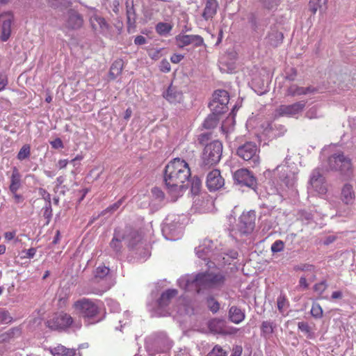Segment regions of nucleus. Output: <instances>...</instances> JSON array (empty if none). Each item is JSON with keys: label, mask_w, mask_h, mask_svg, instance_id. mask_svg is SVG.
<instances>
[{"label": "nucleus", "mask_w": 356, "mask_h": 356, "mask_svg": "<svg viewBox=\"0 0 356 356\" xmlns=\"http://www.w3.org/2000/svg\"><path fill=\"white\" fill-rule=\"evenodd\" d=\"M99 300L82 298L76 300L72 305L76 314L83 318L85 322L95 321L100 314Z\"/></svg>", "instance_id": "f257e3e1"}, {"label": "nucleus", "mask_w": 356, "mask_h": 356, "mask_svg": "<svg viewBox=\"0 0 356 356\" xmlns=\"http://www.w3.org/2000/svg\"><path fill=\"white\" fill-rule=\"evenodd\" d=\"M225 281V275L221 272H205L198 273L193 284L199 293L202 289L220 287L224 284Z\"/></svg>", "instance_id": "f03ea898"}, {"label": "nucleus", "mask_w": 356, "mask_h": 356, "mask_svg": "<svg viewBox=\"0 0 356 356\" xmlns=\"http://www.w3.org/2000/svg\"><path fill=\"white\" fill-rule=\"evenodd\" d=\"M164 178H191L188 164L180 158L172 159L165 168Z\"/></svg>", "instance_id": "7ed1b4c3"}, {"label": "nucleus", "mask_w": 356, "mask_h": 356, "mask_svg": "<svg viewBox=\"0 0 356 356\" xmlns=\"http://www.w3.org/2000/svg\"><path fill=\"white\" fill-rule=\"evenodd\" d=\"M286 157L284 163L277 165L272 170H266L264 176L270 178H293L298 174V167L295 163H288Z\"/></svg>", "instance_id": "20e7f679"}, {"label": "nucleus", "mask_w": 356, "mask_h": 356, "mask_svg": "<svg viewBox=\"0 0 356 356\" xmlns=\"http://www.w3.org/2000/svg\"><path fill=\"white\" fill-rule=\"evenodd\" d=\"M330 170L339 171L341 174L348 175L353 171L351 160L346 156L343 152H339L331 155L327 160Z\"/></svg>", "instance_id": "39448f33"}, {"label": "nucleus", "mask_w": 356, "mask_h": 356, "mask_svg": "<svg viewBox=\"0 0 356 356\" xmlns=\"http://www.w3.org/2000/svg\"><path fill=\"white\" fill-rule=\"evenodd\" d=\"M307 102L304 100L294 102L291 104L280 105L275 111L276 117H286L298 119L302 114Z\"/></svg>", "instance_id": "423d86ee"}, {"label": "nucleus", "mask_w": 356, "mask_h": 356, "mask_svg": "<svg viewBox=\"0 0 356 356\" xmlns=\"http://www.w3.org/2000/svg\"><path fill=\"white\" fill-rule=\"evenodd\" d=\"M259 149L256 143L246 142L236 149V154L243 160L250 161L253 165L259 163Z\"/></svg>", "instance_id": "0eeeda50"}, {"label": "nucleus", "mask_w": 356, "mask_h": 356, "mask_svg": "<svg viewBox=\"0 0 356 356\" xmlns=\"http://www.w3.org/2000/svg\"><path fill=\"white\" fill-rule=\"evenodd\" d=\"M222 152V144L216 140L207 144L203 152V161L205 165H213L219 162Z\"/></svg>", "instance_id": "6e6552de"}, {"label": "nucleus", "mask_w": 356, "mask_h": 356, "mask_svg": "<svg viewBox=\"0 0 356 356\" xmlns=\"http://www.w3.org/2000/svg\"><path fill=\"white\" fill-rule=\"evenodd\" d=\"M229 101V93L225 90H217L213 95V99L209 106L212 112L224 113L227 109Z\"/></svg>", "instance_id": "1a4fd4ad"}, {"label": "nucleus", "mask_w": 356, "mask_h": 356, "mask_svg": "<svg viewBox=\"0 0 356 356\" xmlns=\"http://www.w3.org/2000/svg\"><path fill=\"white\" fill-rule=\"evenodd\" d=\"M74 320L72 317L65 312H57L51 316L46 322V325L51 330H63L70 327Z\"/></svg>", "instance_id": "9d476101"}, {"label": "nucleus", "mask_w": 356, "mask_h": 356, "mask_svg": "<svg viewBox=\"0 0 356 356\" xmlns=\"http://www.w3.org/2000/svg\"><path fill=\"white\" fill-rule=\"evenodd\" d=\"M190 179H164L168 192L175 199L181 196L189 186Z\"/></svg>", "instance_id": "9b49d317"}, {"label": "nucleus", "mask_w": 356, "mask_h": 356, "mask_svg": "<svg viewBox=\"0 0 356 356\" xmlns=\"http://www.w3.org/2000/svg\"><path fill=\"white\" fill-rule=\"evenodd\" d=\"M175 40L179 48H184L190 44L195 48L204 45L203 38L199 35L179 34L175 37Z\"/></svg>", "instance_id": "f8f14e48"}, {"label": "nucleus", "mask_w": 356, "mask_h": 356, "mask_svg": "<svg viewBox=\"0 0 356 356\" xmlns=\"http://www.w3.org/2000/svg\"><path fill=\"white\" fill-rule=\"evenodd\" d=\"M14 21V15L12 13H3L0 14L1 36V41L6 42L11 35V25Z\"/></svg>", "instance_id": "ddd939ff"}, {"label": "nucleus", "mask_w": 356, "mask_h": 356, "mask_svg": "<svg viewBox=\"0 0 356 356\" xmlns=\"http://www.w3.org/2000/svg\"><path fill=\"white\" fill-rule=\"evenodd\" d=\"M83 23V19L76 10L70 9L66 15L65 26L69 29L76 30L80 29Z\"/></svg>", "instance_id": "4468645a"}, {"label": "nucleus", "mask_w": 356, "mask_h": 356, "mask_svg": "<svg viewBox=\"0 0 356 356\" xmlns=\"http://www.w3.org/2000/svg\"><path fill=\"white\" fill-rule=\"evenodd\" d=\"M126 14L127 19V31L134 33L136 29V14L134 6V0L126 1Z\"/></svg>", "instance_id": "2eb2a0df"}, {"label": "nucleus", "mask_w": 356, "mask_h": 356, "mask_svg": "<svg viewBox=\"0 0 356 356\" xmlns=\"http://www.w3.org/2000/svg\"><path fill=\"white\" fill-rule=\"evenodd\" d=\"M255 227L254 219L250 215H243L241 218L238 225V232L241 235L251 234Z\"/></svg>", "instance_id": "dca6fc26"}, {"label": "nucleus", "mask_w": 356, "mask_h": 356, "mask_svg": "<svg viewBox=\"0 0 356 356\" xmlns=\"http://www.w3.org/2000/svg\"><path fill=\"white\" fill-rule=\"evenodd\" d=\"M123 229L125 241L129 248H134L141 241V236L138 231L131 227H125Z\"/></svg>", "instance_id": "f3484780"}, {"label": "nucleus", "mask_w": 356, "mask_h": 356, "mask_svg": "<svg viewBox=\"0 0 356 356\" xmlns=\"http://www.w3.org/2000/svg\"><path fill=\"white\" fill-rule=\"evenodd\" d=\"M163 95L167 101L172 104L179 103L183 99L182 92L172 85L168 87L167 90L163 92Z\"/></svg>", "instance_id": "a211bd4d"}, {"label": "nucleus", "mask_w": 356, "mask_h": 356, "mask_svg": "<svg viewBox=\"0 0 356 356\" xmlns=\"http://www.w3.org/2000/svg\"><path fill=\"white\" fill-rule=\"evenodd\" d=\"M125 241V236L122 229H116L114 231L113 237L110 243V247L116 253L121 252L122 249V241Z\"/></svg>", "instance_id": "6ab92c4d"}, {"label": "nucleus", "mask_w": 356, "mask_h": 356, "mask_svg": "<svg viewBox=\"0 0 356 356\" xmlns=\"http://www.w3.org/2000/svg\"><path fill=\"white\" fill-rule=\"evenodd\" d=\"M218 3L217 0H207L204 9L202 14L206 21L212 19L217 13Z\"/></svg>", "instance_id": "aec40b11"}, {"label": "nucleus", "mask_w": 356, "mask_h": 356, "mask_svg": "<svg viewBox=\"0 0 356 356\" xmlns=\"http://www.w3.org/2000/svg\"><path fill=\"white\" fill-rule=\"evenodd\" d=\"M50 353L53 356H81L80 353H76V349L68 348L61 344L51 348Z\"/></svg>", "instance_id": "412c9836"}, {"label": "nucleus", "mask_w": 356, "mask_h": 356, "mask_svg": "<svg viewBox=\"0 0 356 356\" xmlns=\"http://www.w3.org/2000/svg\"><path fill=\"white\" fill-rule=\"evenodd\" d=\"M355 199V194L353 186L345 184L341 189V200L346 204H353Z\"/></svg>", "instance_id": "4be33fe9"}, {"label": "nucleus", "mask_w": 356, "mask_h": 356, "mask_svg": "<svg viewBox=\"0 0 356 356\" xmlns=\"http://www.w3.org/2000/svg\"><path fill=\"white\" fill-rule=\"evenodd\" d=\"M90 24L95 31H105L108 29V24L104 17L94 15L90 17Z\"/></svg>", "instance_id": "5701e85b"}, {"label": "nucleus", "mask_w": 356, "mask_h": 356, "mask_svg": "<svg viewBox=\"0 0 356 356\" xmlns=\"http://www.w3.org/2000/svg\"><path fill=\"white\" fill-rule=\"evenodd\" d=\"M275 324L270 321H264L261 325V335L266 339H268L272 337L275 329Z\"/></svg>", "instance_id": "b1692460"}, {"label": "nucleus", "mask_w": 356, "mask_h": 356, "mask_svg": "<svg viewBox=\"0 0 356 356\" xmlns=\"http://www.w3.org/2000/svg\"><path fill=\"white\" fill-rule=\"evenodd\" d=\"M229 318L232 322L238 324L245 318V314L237 307L232 306L229 311Z\"/></svg>", "instance_id": "393cba45"}, {"label": "nucleus", "mask_w": 356, "mask_h": 356, "mask_svg": "<svg viewBox=\"0 0 356 356\" xmlns=\"http://www.w3.org/2000/svg\"><path fill=\"white\" fill-rule=\"evenodd\" d=\"M177 293L178 291L176 289H168L161 294L158 301L159 305L160 307L168 305L170 303L171 299L175 298Z\"/></svg>", "instance_id": "a878e982"}, {"label": "nucleus", "mask_w": 356, "mask_h": 356, "mask_svg": "<svg viewBox=\"0 0 356 356\" xmlns=\"http://www.w3.org/2000/svg\"><path fill=\"white\" fill-rule=\"evenodd\" d=\"M220 114L221 113L212 112V113L209 115L208 117L204 121L203 127L207 129L216 127L219 121L218 115Z\"/></svg>", "instance_id": "bb28decb"}, {"label": "nucleus", "mask_w": 356, "mask_h": 356, "mask_svg": "<svg viewBox=\"0 0 356 356\" xmlns=\"http://www.w3.org/2000/svg\"><path fill=\"white\" fill-rule=\"evenodd\" d=\"M123 69V61L122 60H116L112 64L109 76L112 79H115L118 75L122 73Z\"/></svg>", "instance_id": "cd10ccee"}, {"label": "nucleus", "mask_w": 356, "mask_h": 356, "mask_svg": "<svg viewBox=\"0 0 356 356\" xmlns=\"http://www.w3.org/2000/svg\"><path fill=\"white\" fill-rule=\"evenodd\" d=\"M309 184L318 194L323 195L326 193L327 187L324 179H310Z\"/></svg>", "instance_id": "c85d7f7f"}, {"label": "nucleus", "mask_w": 356, "mask_h": 356, "mask_svg": "<svg viewBox=\"0 0 356 356\" xmlns=\"http://www.w3.org/2000/svg\"><path fill=\"white\" fill-rule=\"evenodd\" d=\"M172 26L166 22H159L156 25L155 30L156 33L161 35L165 36L172 31Z\"/></svg>", "instance_id": "c756f323"}, {"label": "nucleus", "mask_w": 356, "mask_h": 356, "mask_svg": "<svg viewBox=\"0 0 356 356\" xmlns=\"http://www.w3.org/2000/svg\"><path fill=\"white\" fill-rule=\"evenodd\" d=\"M283 33L279 31H274L271 33L269 36V42L273 47H277L283 41Z\"/></svg>", "instance_id": "7c9ffc66"}, {"label": "nucleus", "mask_w": 356, "mask_h": 356, "mask_svg": "<svg viewBox=\"0 0 356 356\" xmlns=\"http://www.w3.org/2000/svg\"><path fill=\"white\" fill-rule=\"evenodd\" d=\"M234 184L238 186L240 188H243L246 186L249 188H251L255 191L257 183V179H234Z\"/></svg>", "instance_id": "2f4dec72"}, {"label": "nucleus", "mask_w": 356, "mask_h": 356, "mask_svg": "<svg viewBox=\"0 0 356 356\" xmlns=\"http://www.w3.org/2000/svg\"><path fill=\"white\" fill-rule=\"evenodd\" d=\"M225 179H207V186L210 191H216L221 188L225 183Z\"/></svg>", "instance_id": "473e14b6"}, {"label": "nucleus", "mask_w": 356, "mask_h": 356, "mask_svg": "<svg viewBox=\"0 0 356 356\" xmlns=\"http://www.w3.org/2000/svg\"><path fill=\"white\" fill-rule=\"evenodd\" d=\"M298 329L304 332L307 338L312 339L314 337V332H312V328L310 327L308 323L305 321H301L298 323Z\"/></svg>", "instance_id": "72a5a7b5"}, {"label": "nucleus", "mask_w": 356, "mask_h": 356, "mask_svg": "<svg viewBox=\"0 0 356 356\" xmlns=\"http://www.w3.org/2000/svg\"><path fill=\"white\" fill-rule=\"evenodd\" d=\"M223 322L220 320L213 319L209 323V328L211 332L219 333L222 330Z\"/></svg>", "instance_id": "f704fd0d"}, {"label": "nucleus", "mask_w": 356, "mask_h": 356, "mask_svg": "<svg viewBox=\"0 0 356 356\" xmlns=\"http://www.w3.org/2000/svg\"><path fill=\"white\" fill-rule=\"evenodd\" d=\"M234 178H255L254 175L247 168H241L234 173Z\"/></svg>", "instance_id": "c9c22d12"}, {"label": "nucleus", "mask_w": 356, "mask_h": 356, "mask_svg": "<svg viewBox=\"0 0 356 356\" xmlns=\"http://www.w3.org/2000/svg\"><path fill=\"white\" fill-rule=\"evenodd\" d=\"M302 87L296 84H291L286 90V95L291 97L302 95Z\"/></svg>", "instance_id": "e433bc0d"}, {"label": "nucleus", "mask_w": 356, "mask_h": 356, "mask_svg": "<svg viewBox=\"0 0 356 356\" xmlns=\"http://www.w3.org/2000/svg\"><path fill=\"white\" fill-rule=\"evenodd\" d=\"M124 201V197L120 198L116 202H115L114 204L108 207L106 209L102 211L101 212L100 215L104 216L107 213H114L115 211H117L120 208V207Z\"/></svg>", "instance_id": "4c0bfd02"}, {"label": "nucleus", "mask_w": 356, "mask_h": 356, "mask_svg": "<svg viewBox=\"0 0 356 356\" xmlns=\"http://www.w3.org/2000/svg\"><path fill=\"white\" fill-rule=\"evenodd\" d=\"M31 154V147L29 145H24L17 154V159L23 161L29 157Z\"/></svg>", "instance_id": "58836bf2"}, {"label": "nucleus", "mask_w": 356, "mask_h": 356, "mask_svg": "<svg viewBox=\"0 0 356 356\" xmlns=\"http://www.w3.org/2000/svg\"><path fill=\"white\" fill-rule=\"evenodd\" d=\"M110 269L104 265L98 266L95 272V278H104L109 273Z\"/></svg>", "instance_id": "ea45409f"}, {"label": "nucleus", "mask_w": 356, "mask_h": 356, "mask_svg": "<svg viewBox=\"0 0 356 356\" xmlns=\"http://www.w3.org/2000/svg\"><path fill=\"white\" fill-rule=\"evenodd\" d=\"M270 129L274 133L275 136H282L286 132V129L285 126L280 124H273L271 125Z\"/></svg>", "instance_id": "a19ab883"}, {"label": "nucleus", "mask_w": 356, "mask_h": 356, "mask_svg": "<svg viewBox=\"0 0 356 356\" xmlns=\"http://www.w3.org/2000/svg\"><path fill=\"white\" fill-rule=\"evenodd\" d=\"M323 311L318 303H314L311 309V314L315 318H321L323 316Z\"/></svg>", "instance_id": "79ce46f5"}, {"label": "nucleus", "mask_w": 356, "mask_h": 356, "mask_svg": "<svg viewBox=\"0 0 356 356\" xmlns=\"http://www.w3.org/2000/svg\"><path fill=\"white\" fill-rule=\"evenodd\" d=\"M277 308L282 313L284 309L289 306V302L285 295L281 294L277 300Z\"/></svg>", "instance_id": "37998d69"}, {"label": "nucleus", "mask_w": 356, "mask_h": 356, "mask_svg": "<svg viewBox=\"0 0 356 356\" xmlns=\"http://www.w3.org/2000/svg\"><path fill=\"white\" fill-rule=\"evenodd\" d=\"M209 309L213 312L216 313L220 309L219 302L213 297H209L207 300Z\"/></svg>", "instance_id": "c03bdc74"}, {"label": "nucleus", "mask_w": 356, "mask_h": 356, "mask_svg": "<svg viewBox=\"0 0 356 356\" xmlns=\"http://www.w3.org/2000/svg\"><path fill=\"white\" fill-rule=\"evenodd\" d=\"M321 115L318 114V108L316 106L309 108L305 113V117L308 119H316Z\"/></svg>", "instance_id": "a18cd8bd"}, {"label": "nucleus", "mask_w": 356, "mask_h": 356, "mask_svg": "<svg viewBox=\"0 0 356 356\" xmlns=\"http://www.w3.org/2000/svg\"><path fill=\"white\" fill-rule=\"evenodd\" d=\"M227 352L219 345L215 346L207 356H226Z\"/></svg>", "instance_id": "49530a36"}, {"label": "nucleus", "mask_w": 356, "mask_h": 356, "mask_svg": "<svg viewBox=\"0 0 356 356\" xmlns=\"http://www.w3.org/2000/svg\"><path fill=\"white\" fill-rule=\"evenodd\" d=\"M189 185H191V193L194 195H197L201 187V179H190Z\"/></svg>", "instance_id": "de8ad7c7"}, {"label": "nucleus", "mask_w": 356, "mask_h": 356, "mask_svg": "<svg viewBox=\"0 0 356 356\" xmlns=\"http://www.w3.org/2000/svg\"><path fill=\"white\" fill-rule=\"evenodd\" d=\"M13 318L10 316L9 312L4 309H0V323L7 324L12 321Z\"/></svg>", "instance_id": "09e8293b"}, {"label": "nucleus", "mask_w": 356, "mask_h": 356, "mask_svg": "<svg viewBox=\"0 0 356 356\" xmlns=\"http://www.w3.org/2000/svg\"><path fill=\"white\" fill-rule=\"evenodd\" d=\"M284 248V243L281 240L275 241L271 245V251L273 252H282Z\"/></svg>", "instance_id": "8fccbe9b"}, {"label": "nucleus", "mask_w": 356, "mask_h": 356, "mask_svg": "<svg viewBox=\"0 0 356 356\" xmlns=\"http://www.w3.org/2000/svg\"><path fill=\"white\" fill-rule=\"evenodd\" d=\"M211 139V132L207 131L198 136L197 140L200 144H206Z\"/></svg>", "instance_id": "3c124183"}, {"label": "nucleus", "mask_w": 356, "mask_h": 356, "mask_svg": "<svg viewBox=\"0 0 356 356\" xmlns=\"http://www.w3.org/2000/svg\"><path fill=\"white\" fill-rule=\"evenodd\" d=\"M51 7L58 8L62 6H65L68 1L67 0H47Z\"/></svg>", "instance_id": "603ef678"}, {"label": "nucleus", "mask_w": 356, "mask_h": 356, "mask_svg": "<svg viewBox=\"0 0 356 356\" xmlns=\"http://www.w3.org/2000/svg\"><path fill=\"white\" fill-rule=\"evenodd\" d=\"M326 170H327L324 169L323 168L318 167L313 170L310 178H322L325 175Z\"/></svg>", "instance_id": "864d4df0"}, {"label": "nucleus", "mask_w": 356, "mask_h": 356, "mask_svg": "<svg viewBox=\"0 0 356 356\" xmlns=\"http://www.w3.org/2000/svg\"><path fill=\"white\" fill-rule=\"evenodd\" d=\"M326 287H327L326 282L325 281H323V282H321L319 283H316L314 286V290L316 292L321 294V293H323L325 291Z\"/></svg>", "instance_id": "5fc2aeb1"}, {"label": "nucleus", "mask_w": 356, "mask_h": 356, "mask_svg": "<svg viewBox=\"0 0 356 356\" xmlns=\"http://www.w3.org/2000/svg\"><path fill=\"white\" fill-rule=\"evenodd\" d=\"M43 216L47 219V222H49L52 216V209L50 202L44 208Z\"/></svg>", "instance_id": "6e6d98bb"}, {"label": "nucleus", "mask_w": 356, "mask_h": 356, "mask_svg": "<svg viewBox=\"0 0 356 356\" xmlns=\"http://www.w3.org/2000/svg\"><path fill=\"white\" fill-rule=\"evenodd\" d=\"M21 179H12V182L10 185V190L13 193H17V191L21 186Z\"/></svg>", "instance_id": "4d7b16f0"}, {"label": "nucleus", "mask_w": 356, "mask_h": 356, "mask_svg": "<svg viewBox=\"0 0 356 356\" xmlns=\"http://www.w3.org/2000/svg\"><path fill=\"white\" fill-rule=\"evenodd\" d=\"M207 178L208 179H216V178H222L221 174L219 170L213 169L210 171L207 175Z\"/></svg>", "instance_id": "13d9d810"}, {"label": "nucleus", "mask_w": 356, "mask_h": 356, "mask_svg": "<svg viewBox=\"0 0 356 356\" xmlns=\"http://www.w3.org/2000/svg\"><path fill=\"white\" fill-rule=\"evenodd\" d=\"M297 76V71L294 68H290L289 72L286 73V79L289 81H293L295 80Z\"/></svg>", "instance_id": "bf43d9fd"}, {"label": "nucleus", "mask_w": 356, "mask_h": 356, "mask_svg": "<svg viewBox=\"0 0 356 356\" xmlns=\"http://www.w3.org/2000/svg\"><path fill=\"white\" fill-rule=\"evenodd\" d=\"M51 147L54 149H59L63 147V143L60 138H57L54 140L50 142Z\"/></svg>", "instance_id": "052dcab7"}, {"label": "nucleus", "mask_w": 356, "mask_h": 356, "mask_svg": "<svg viewBox=\"0 0 356 356\" xmlns=\"http://www.w3.org/2000/svg\"><path fill=\"white\" fill-rule=\"evenodd\" d=\"M264 6L268 9H272L277 6L276 0H262Z\"/></svg>", "instance_id": "680f3d73"}, {"label": "nucleus", "mask_w": 356, "mask_h": 356, "mask_svg": "<svg viewBox=\"0 0 356 356\" xmlns=\"http://www.w3.org/2000/svg\"><path fill=\"white\" fill-rule=\"evenodd\" d=\"M160 68L162 72H168L170 71V65L168 60H163L161 63Z\"/></svg>", "instance_id": "e2e57ef3"}, {"label": "nucleus", "mask_w": 356, "mask_h": 356, "mask_svg": "<svg viewBox=\"0 0 356 356\" xmlns=\"http://www.w3.org/2000/svg\"><path fill=\"white\" fill-rule=\"evenodd\" d=\"M184 58V56L181 54H174L170 57V60L173 63H179Z\"/></svg>", "instance_id": "0e129e2a"}, {"label": "nucleus", "mask_w": 356, "mask_h": 356, "mask_svg": "<svg viewBox=\"0 0 356 356\" xmlns=\"http://www.w3.org/2000/svg\"><path fill=\"white\" fill-rule=\"evenodd\" d=\"M147 42L146 38L143 35H138L134 40V43L136 45H142L145 44Z\"/></svg>", "instance_id": "69168bd1"}, {"label": "nucleus", "mask_w": 356, "mask_h": 356, "mask_svg": "<svg viewBox=\"0 0 356 356\" xmlns=\"http://www.w3.org/2000/svg\"><path fill=\"white\" fill-rule=\"evenodd\" d=\"M16 236V231L6 232L4 234V238L6 241H11Z\"/></svg>", "instance_id": "338daca9"}, {"label": "nucleus", "mask_w": 356, "mask_h": 356, "mask_svg": "<svg viewBox=\"0 0 356 356\" xmlns=\"http://www.w3.org/2000/svg\"><path fill=\"white\" fill-rule=\"evenodd\" d=\"M242 353V348L241 346H236L234 348L232 353L230 356H241Z\"/></svg>", "instance_id": "774afa93"}]
</instances>
